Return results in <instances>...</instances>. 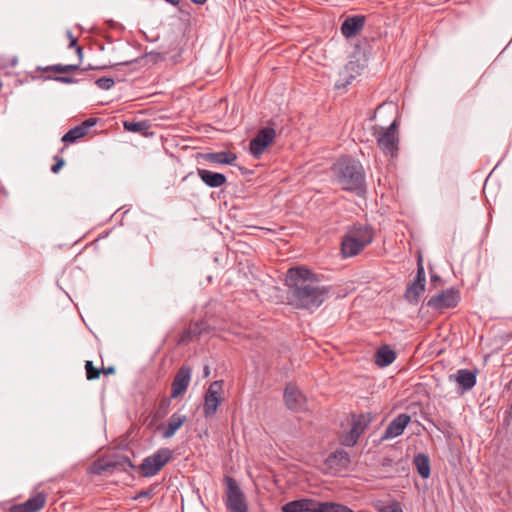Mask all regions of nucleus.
<instances>
[{
	"label": "nucleus",
	"instance_id": "nucleus-40",
	"mask_svg": "<svg viewBox=\"0 0 512 512\" xmlns=\"http://www.w3.org/2000/svg\"><path fill=\"white\" fill-rule=\"evenodd\" d=\"M165 1L173 6H177L180 2V0H165Z\"/></svg>",
	"mask_w": 512,
	"mask_h": 512
},
{
	"label": "nucleus",
	"instance_id": "nucleus-30",
	"mask_svg": "<svg viewBox=\"0 0 512 512\" xmlns=\"http://www.w3.org/2000/svg\"><path fill=\"white\" fill-rule=\"evenodd\" d=\"M85 370H86V377L89 381L98 379L101 374V370L98 368H95L93 366L92 361L85 362Z\"/></svg>",
	"mask_w": 512,
	"mask_h": 512
},
{
	"label": "nucleus",
	"instance_id": "nucleus-9",
	"mask_svg": "<svg viewBox=\"0 0 512 512\" xmlns=\"http://www.w3.org/2000/svg\"><path fill=\"white\" fill-rule=\"evenodd\" d=\"M223 381L212 382L204 397L203 413L206 418L213 416L222 403Z\"/></svg>",
	"mask_w": 512,
	"mask_h": 512
},
{
	"label": "nucleus",
	"instance_id": "nucleus-24",
	"mask_svg": "<svg viewBox=\"0 0 512 512\" xmlns=\"http://www.w3.org/2000/svg\"><path fill=\"white\" fill-rule=\"evenodd\" d=\"M205 158L210 163L232 165L236 161L237 155L231 151H221L208 153L206 154Z\"/></svg>",
	"mask_w": 512,
	"mask_h": 512
},
{
	"label": "nucleus",
	"instance_id": "nucleus-43",
	"mask_svg": "<svg viewBox=\"0 0 512 512\" xmlns=\"http://www.w3.org/2000/svg\"><path fill=\"white\" fill-rule=\"evenodd\" d=\"M148 495H149V493H148V492H141V493L139 494V497H140V496H148Z\"/></svg>",
	"mask_w": 512,
	"mask_h": 512
},
{
	"label": "nucleus",
	"instance_id": "nucleus-10",
	"mask_svg": "<svg viewBox=\"0 0 512 512\" xmlns=\"http://www.w3.org/2000/svg\"><path fill=\"white\" fill-rule=\"evenodd\" d=\"M276 131L272 127H265L258 131L249 143V151L254 158L259 159L265 150L274 142Z\"/></svg>",
	"mask_w": 512,
	"mask_h": 512
},
{
	"label": "nucleus",
	"instance_id": "nucleus-35",
	"mask_svg": "<svg viewBox=\"0 0 512 512\" xmlns=\"http://www.w3.org/2000/svg\"><path fill=\"white\" fill-rule=\"evenodd\" d=\"M67 37L69 39V47L70 48H75L76 46H78L77 44V38L74 37V35L72 34L71 31H68L67 32Z\"/></svg>",
	"mask_w": 512,
	"mask_h": 512
},
{
	"label": "nucleus",
	"instance_id": "nucleus-32",
	"mask_svg": "<svg viewBox=\"0 0 512 512\" xmlns=\"http://www.w3.org/2000/svg\"><path fill=\"white\" fill-rule=\"evenodd\" d=\"M54 161H55V164L52 165L51 171L56 174L64 166L65 161L62 157H59V156H54Z\"/></svg>",
	"mask_w": 512,
	"mask_h": 512
},
{
	"label": "nucleus",
	"instance_id": "nucleus-44",
	"mask_svg": "<svg viewBox=\"0 0 512 512\" xmlns=\"http://www.w3.org/2000/svg\"><path fill=\"white\" fill-rule=\"evenodd\" d=\"M132 62H133V61H125V62H123L122 64L128 65V64H130V63H132Z\"/></svg>",
	"mask_w": 512,
	"mask_h": 512
},
{
	"label": "nucleus",
	"instance_id": "nucleus-15",
	"mask_svg": "<svg viewBox=\"0 0 512 512\" xmlns=\"http://www.w3.org/2000/svg\"><path fill=\"white\" fill-rule=\"evenodd\" d=\"M192 370L188 366H182L176 373L171 387V397L178 398L183 395L190 383Z\"/></svg>",
	"mask_w": 512,
	"mask_h": 512
},
{
	"label": "nucleus",
	"instance_id": "nucleus-29",
	"mask_svg": "<svg viewBox=\"0 0 512 512\" xmlns=\"http://www.w3.org/2000/svg\"><path fill=\"white\" fill-rule=\"evenodd\" d=\"M78 69H79V64H75V65H73V64H71V65L57 64V65H52V66L45 68L46 71H54L57 73H69L72 71H76Z\"/></svg>",
	"mask_w": 512,
	"mask_h": 512
},
{
	"label": "nucleus",
	"instance_id": "nucleus-27",
	"mask_svg": "<svg viewBox=\"0 0 512 512\" xmlns=\"http://www.w3.org/2000/svg\"><path fill=\"white\" fill-rule=\"evenodd\" d=\"M317 512H353L347 506L332 502H319Z\"/></svg>",
	"mask_w": 512,
	"mask_h": 512
},
{
	"label": "nucleus",
	"instance_id": "nucleus-38",
	"mask_svg": "<svg viewBox=\"0 0 512 512\" xmlns=\"http://www.w3.org/2000/svg\"><path fill=\"white\" fill-rule=\"evenodd\" d=\"M75 51H76L77 55L79 56V58L81 59V58H82V56H83V49H82V47H81V46H79V45H78V46H76V47H75Z\"/></svg>",
	"mask_w": 512,
	"mask_h": 512
},
{
	"label": "nucleus",
	"instance_id": "nucleus-12",
	"mask_svg": "<svg viewBox=\"0 0 512 512\" xmlns=\"http://www.w3.org/2000/svg\"><path fill=\"white\" fill-rule=\"evenodd\" d=\"M426 276L421 263L418 264L414 281L408 286L405 298L410 303H416L425 291Z\"/></svg>",
	"mask_w": 512,
	"mask_h": 512
},
{
	"label": "nucleus",
	"instance_id": "nucleus-11",
	"mask_svg": "<svg viewBox=\"0 0 512 512\" xmlns=\"http://www.w3.org/2000/svg\"><path fill=\"white\" fill-rule=\"evenodd\" d=\"M125 465L132 467V462L128 457L120 459L113 458H99L91 463L88 467V473L91 475H101L105 472L111 471L117 467H124Z\"/></svg>",
	"mask_w": 512,
	"mask_h": 512
},
{
	"label": "nucleus",
	"instance_id": "nucleus-5",
	"mask_svg": "<svg viewBox=\"0 0 512 512\" xmlns=\"http://www.w3.org/2000/svg\"><path fill=\"white\" fill-rule=\"evenodd\" d=\"M226 508L229 512H248V506L244 494L237 481L232 477H226Z\"/></svg>",
	"mask_w": 512,
	"mask_h": 512
},
{
	"label": "nucleus",
	"instance_id": "nucleus-18",
	"mask_svg": "<svg viewBox=\"0 0 512 512\" xmlns=\"http://www.w3.org/2000/svg\"><path fill=\"white\" fill-rule=\"evenodd\" d=\"M365 25V16L356 15L347 17L341 25V32L346 38L356 36Z\"/></svg>",
	"mask_w": 512,
	"mask_h": 512
},
{
	"label": "nucleus",
	"instance_id": "nucleus-13",
	"mask_svg": "<svg viewBox=\"0 0 512 512\" xmlns=\"http://www.w3.org/2000/svg\"><path fill=\"white\" fill-rule=\"evenodd\" d=\"M286 407L295 412L303 411L306 407V398L302 392L293 384H288L284 391Z\"/></svg>",
	"mask_w": 512,
	"mask_h": 512
},
{
	"label": "nucleus",
	"instance_id": "nucleus-25",
	"mask_svg": "<svg viewBox=\"0 0 512 512\" xmlns=\"http://www.w3.org/2000/svg\"><path fill=\"white\" fill-rule=\"evenodd\" d=\"M413 462L419 475L427 479L431 472L429 457L426 454L420 453L414 457Z\"/></svg>",
	"mask_w": 512,
	"mask_h": 512
},
{
	"label": "nucleus",
	"instance_id": "nucleus-2",
	"mask_svg": "<svg viewBox=\"0 0 512 512\" xmlns=\"http://www.w3.org/2000/svg\"><path fill=\"white\" fill-rule=\"evenodd\" d=\"M335 182L345 191L360 194L364 191L365 172L362 164L350 157H341L332 166Z\"/></svg>",
	"mask_w": 512,
	"mask_h": 512
},
{
	"label": "nucleus",
	"instance_id": "nucleus-28",
	"mask_svg": "<svg viewBox=\"0 0 512 512\" xmlns=\"http://www.w3.org/2000/svg\"><path fill=\"white\" fill-rule=\"evenodd\" d=\"M85 135L86 133L83 131V128L78 125L65 133L62 137V141L65 143H73Z\"/></svg>",
	"mask_w": 512,
	"mask_h": 512
},
{
	"label": "nucleus",
	"instance_id": "nucleus-22",
	"mask_svg": "<svg viewBox=\"0 0 512 512\" xmlns=\"http://www.w3.org/2000/svg\"><path fill=\"white\" fill-rule=\"evenodd\" d=\"M198 176L211 188H217L226 183V176L224 174L207 169H198Z\"/></svg>",
	"mask_w": 512,
	"mask_h": 512
},
{
	"label": "nucleus",
	"instance_id": "nucleus-1",
	"mask_svg": "<svg viewBox=\"0 0 512 512\" xmlns=\"http://www.w3.org/2000/svg\"><path fill=\"white\" fill-rule=\"evenodd\" d=\"M285 282L289 303L297 309L318 308L330 293L329 287L321 285L317 276L303 266L290 268Z\"/></svg>",
	"mask_w": 512,
	"mask_h": 512
},
{
	"label": "nucleus",
	"instance_id": "nucleus-8",
	"mask_svg": "<svg viewBox=\"0 0 512 512\" xmlns=\"http://www.w3.org/2000/svg\"><path fill=\"white\" fill-rule=\"evenodd\" d=\"M370 422L371 418L368 414H360L354 416L352 419L351 429L347 433L342 434L340 437L341 444L347 447H353L356 445L361 435L369 426Z\"/></svg>",
	"mask_w": 512,
	"mask_h": 512
},
{
	"label": "nucleus",
	"instance_id": "nucleus-23",
	"mask_svg": "<svg viewBox=\"0 0 512 512\" xmlns=\"http://www.w3.org/2000/svg\"><path fill=\"white\" fill-rule=\"evenodd\" d=\"M396 359V352L389 345L380 346L375 353V363L379 367H386Z\"/></svg>",
	"mask_w": 512,
	"mask_h": 512
},
{
	"label": "nucleus",
	"instance_id": "nucleus-17",
	"mask_svg": "<svg viewBox=\"0 0 512 512\" xmlns=\"http://www.w3.org/2000/svg\"><path fill=\"white\" fill-rule=\"evenodd\" d=\"M46 503V494L39 492L21 504L13 505L8 512H39Z\"/></svg>",
	"mask_w": 512,
	"mask_h": 512
},
{
	"label": "nucleus",
	"instance_id": "nucleus-16",
	"mask_svg": "<svg viewBox=\"0 0 512 512\" xmlns=\"http://www.w3.org/2000/svg\"><path fill=\"white\" fill-rule=\"evenodd\" d=\"M410 421V415L406 413L399 414L388 424L382 436V439L386 440L400 436L404 432L405 428L410 423Z\"/></svg>",
	"mask_w": 512,
	"mask_h": 512
},
{
	"label": "nucleus",
	"instance_id": "nucleus-7",
	"mask_svg": "<svg viewBox=\"0 0 512 512\" xmlns=\"http://www.w3.org/2000/svg\"><path fill=\"white\" fill-rule=\"evenodd\" d=\"M461 299L460 291L456 288L442 290L431 296L426 305L437 311L455 308Z\"/></svg>",
	"mask_w": 512,
	"mask_h": 512
},
{
	"label": "nucleus",
	"instance_id": "nucleus-21",
	"mask_svg": "<svg viewBox=\"0 0 512 512\" xmlns=\"http://www.w3.org/2000/svg\"><path fill=\"white\" fill-rule=\"evenodd\" d=\"M186 421V415L173 413L168 419L167 425L160 428L162 430V437L165 439L173 437Z\"/></svg>",
	"mask_w": 512,
	"mask_h": 512
},
{
	"label": "nucleus",
	"instance_id": "nucleus-14",
	"mask_svg": "<svg viewBox=\"0 0 512 512\" xmlns=\"http://www.w3.org/2000/svg\"><path fill=\"white\" fill-rule=\"evenodd\" d=\"M449 381L455 382L461 394L471 390L477 381V374L469 369H459L455 374L449 375Z\"/></svg>",
	"mask_w": 512,
	"mask_h": 512
},
{
	"label": "nucleus",
	"instance_id": "nucleus-34",
	"mask_svg": "<svg viewBox=\"0 0 512 512\" xmlns=\"http://www.w3.org/2000/svg\"><path fill=\"white\" fill-rule=\"evenodd\" d=\"M381 512H403L402 508L398 503L387 506L385 509L381 510Z\"/></svg>",
	"mask_w": 512,
	"mask_h": 512
},
{
	"label": "nucleus",
	"instance_id": "nucleus-33",
	"mask_svg": "<svg viewBox=\"0 0 512 512\" xmlns=\"http://www.w3.org/2000/svg\"><path fill=\"white\" fill-rule=\"evenodd\" d=\"M97 122L96 118H88L83 121L79 126L83 128V131L87 134L88 129L93 127Z\"/></svg>",
	"mask_w": 512,
	"mask_h": 512
},
{
	"label": "nucleus",
	"instance_id": "nucleus-20",
	"mask_svg": "<svg viewBox=\"0 0 512 512\" xmlns=\"http://www.w3.org/2000/svg\"><path fill=\"white\" fill-rule=\"evenodd\" d=\"M350 456L345 450H337L326 459V465L334 472H341L348 468Z\"/></svg>",
	"mask_w": 512,
	"mask_h": 512
},
{
	"label": "nucleus",
	"instance_id": "nucleus-31",
	"mask_svg": "<svg viewBox=\"0 0 512 512\" xmlns=\"http://www.w3.org/2000/svg\"><path fill=\"white\" fill-rule=\"evenodd\" d=\"M95 84L97 85L98 88H100L102 90H109L114 86L115 82H114V79H112V78L101 77L96 80Z\"/></svg>",
	"mask_w": 512,
	"mask_h": 512
},
{
	"label": "nucleus",
	"instance_id": "nucleus-6",
	"mask_svg": "<svg viewBox=\"0 0 512 512\" xmlns=\"http://www.w3.org/2000/svg\"><path fill=\"white\" fill-rule=\"evenodd\" d=\"M377 145L385 155L394 157L398 152L399 135H398V122L394 119L393 122L383 130L376 138Z\"/></svg>",
	"mask_w": 512,
	"mask_h": 512
},
{
	"label": "nucleus",
	"instance_id": "nucleus-26",
	"mask_svg": "<svg viewBox=\"0 0 512 512\" xmlns=\"http://www.w3.org/2000/svg\"><path fill=\"white\" fill-rule=\"evenodd\" d=\"M123 127L126 131L133 133H145L149 128L150 124L147 121H124Z\"/></svg>",
	"mask_w": 512,
	"mask_h": 512
},
{
	"label": "nucleus",
	"instance_id": "nucleus-19",
	"mask_svg": "<svg viewBox=\"0 0 512 512\" xmlns=\"http://www.w3.org/2000/svg\"><path fill=\"white\" fill-rule=\"evenodd\" d=\"M318 503L313 499H298L284 504L281 510L282 512H317Z\"/></svg>",
	"mask_w": 512,
	"mask_h": 512
},
{
	"label": "nucleus",
	"instance_id": "nucleus-41",
	"mask_svg": "<svg viewBox=\"0 0 512 512\" xmlns=\"http://www.w3.org/2000/svg\"><path fill=\"white\" fill-rule=\"evenodd\" d=\"M193 3L195 4H199V5H202L204 4L207 0H191Z\"/></svg>",
	"mask_w": 512,
	"mask_h": 512
},
{
	"label": "nucleus",
	"instance_id": "nucleus-37",
	"mask_svg": "<svg viewBox=\"0 0 512 512\" xmlns=\"http://www.w3.org/2000/svg\"><path fill=\"white\" fill-rule=\"evenodd\" d=\"M101 373L104 375H110L115 373V368L113 366H109L107 368H101Z\"/></svg>",
	"mask_w": 512,
	"mask_h": 512
},
{
	"label": "nucleus",
	"instance_id": "nucleus-4",
	"mask_svg": "<svg viewBox=\"0 0 512 512\" xmlns=\"http://www.w3.org/2000/svg\"><path fill=\"white\" fill-rule=\"evenodd\" d=\"M172 459L173 451L170 448H160L152 455L143 459L142 463L139 465V471L143 477L155 476Z\"/></svg>",
	"mask_w": 512,
	"mask_h": 512
},
{
	"label": "nucleus",
	"instance_id": "nucleus-3",
	"mask_svg": "<svg viewBox=\"0 0 512 512\" xmlns=\"http://www.w3.org/2000/svg\"><path fill=\"white\" fill-rule=\"evenodd\" d=\"M374 239L373 229L364 224L350 226L342 237L341 253L344 258L354 257L370 245Z\"/></svg>",
	"mask_w": 512,
	"mask_h": 512
},
{
	"label": "nucleus",
	"instance_id": "nucleus-39",
	"mask_svg": "<svg viewBox=\"0 0 512 512\" xmlns=\"http://www.w3.org/2000/svg\"><path fill=\"white\" fill-rule=\"evenodd\" d=\"M440 277L437 274L431 275V283H436L440 281Z\"/></svg>",
	"mask_w": 512,
	"mask_h": 512
},
{
	"label": "nucleus",
	"instance_id": "nucleus-42",
	"mask_svg": "<svg viewBox=\"0 0 512 512\" xmlns=\"http://www.w3.org/2000/svg\"><path fill=\"white\" fill-rule=\"evenodd\" d=\"M205 375L208 376L209 375V367L208 366H205Z\"/></svg>",
	"mask_w": 512,
	"mask_h": 512
},
{
	"label": "nucleus",
	"instance_id": "nucleus-36",
	"mask_svg": "<svg viewBox=\"0 0 512 512\" xmlns=\"http://www.w3.org/2000/svg\"><path fill=\"white\" fill-rule=\"evenodd\" d=\"M55 80L62 82V83H73L74 82V79L72 77H66V76L56 77Z\"/></svg>",
	"mask_w": 512,
	"mask_h": 512
}]
</instances>
